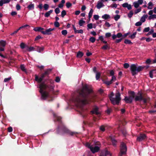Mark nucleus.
<instances>
[{"label": "nucleus", "mask_w": 156, "mask_h": 156, "mask_svg": "<svg viewBox=\"0 0 156 156\" xmlns=\"http://www.w3.org/2000/svg\"><path fill=\"white\" fill-rule=\"evenodd\" d=\"M120 18V16L119 15H116L114 17V19L115 21H117Z\"/></svg>", "instance_id": "nucleus-44"}, {"label": "nucleus", "mask_w": 156, "mask_h": 156, "mask_svg": "<svg viewBox=\"0 0 156 156\" xmlns=\"http://www.w3.org/2000/svg\"><path fill=\"white\" fill-rule=\"evenodd\" d=\"M54 25L56 27H58L59 26L60 24L58 21H55L54 23Z\"/></svg>", "instance_id": "nucleus-46"}, {"label": "nucleus", "mask_w": 156, "mask_h": 156, "mask_svg": "<svg viewBox=\"0 0 156 156\" xmlns=\"http://www.w3.org/2000/svg\"><path fill=\"white\" fill-rule=\"evenodd\" d=\"M55 81L57 82H59L60 81V78L58 77H57L56 78Z\"/></svg>", "instance_id": "nucleus-61"}, {"label": "nucleus", "mask_w": 156, "mask_h": 156, "mask_svg": "<svg viewBox=\"0 0 156 156\" xmlns=\"http://www.w3.org/2000/svg\"><path fill=\"white\" fill-rule=\"evenodd\" d=\"M0 45L2 47H4L6 45L5 41L3 40L0 41Z\"/></svg>", "instance_id": "nucleus-27"}, {"label": "nucleus", "mask_w": 156, "mask_h": 156, "mask_svg": "<svg viewBox=\"0 0 156 156\" xmlns=\"http://www.w3.org/2000/svg\"><path fill=\"white\" fill-rule=\"evenodd\" d=\"M27 50L29 51H33L34 50V48L33 47H30L27 48Z\"/></svg>", "instance_id": "nucleus-39"}, {"label": "nucleus", "mask_w": 156, "mask_h": 156, "mask_svg": "<svg viewBox=\"0 0 156 156\" xmlns=\"http://www.w3.org/2000/svg\"><path fill=\"white\" fill-rule=\"evenodd\" d=\"M92 114H95L97 115H99L100 114V112L98 110V108L97 107H95L93 110L91 111Z\"/></svg>", "instance_id": "nucleus-13"}, {"label": "nucleus", "mask_w": 156, "mask_h": 156, "mask_svg": "<svg viewBox=\"0 0 156 156\" xmlns=\"http://www.w3.org/2000/svg\"><path fill=\"white\" fill-rule=\"evenodd\" d=\"M110 74L111 76H114V71L113 70H111L110 71Z\"/></svg>", "instance_id": "nucleus-57"}, {"label": "nucleus", "mask_w": 156, "mask_h": 156, "mask_svg": "<svg viewBox=\"0 0 156 156\" xmlns=\"http://www.w3.org/2000/svg\"><path fill=\"white\" fill-rule=\"evenodd\" d=\"M146 137V136L145 134H141L139 136L137 137V140L139 141H141L145 139Z\"/></svg>", "instance_id": "nucleus-14"}, {"label": "nucleus", "mask_w": 156, "mask_h": 156, "mask_svg": "<svg viewBox=\"0 0 156 156\" xmlns=\"http://www.w3.org/2000/svg\"><path fill=\"white\" fill-rule=\"evenodd\" d=\"M99 16L97 15H94L93 16V17L95 20H98L99 18Z\"/></svg>", "instance_id": "nucleus-48"}, {"label": "nucleus", "mask_w": 156, "mask_h": 156, "mask_svg": "<svg viewBox=\"0 0 156 156\" xmlns=\"http://www.w3.org/2000/svg\"><path fill=\"white\" fill-rule=\"evenodd\" d=\"M83 55V53L80 51H79L77 53L76 55V57L78 58H80L82 57Z\"/></svg>", "instance_id": "nucleus-24"}, {"label": "nucleus", "mask_w": 156, "mask_h": 156, "mask_svg": "<svg viewBox=\"0 0 156 156\" xmlns=\"http://www.w3.org/2000/svg\"><path fill=\"white\" fill-rule=\"evenodd\" d=\"M100 156H111V154L106 150L102 151Z\"/></svg>", "instance_id": "nucleus-12"}, {"label": "nucleus", "mask_w": 156, "mask_h": 156, "mask_svg": "<svg viewBox=\"0 0 156 156\" xmlns=\"http://www.w3.org/2000/svg\"><path fill=\"white\" fill-rule=\"evenodd\" d=\"M147 15H144L141 18L140 22L142 23L144 22L146 20V19L147 18Z\"/></svg>", "instance_id": "nucleus-17"}, {"label": "nucleus", "mask_w": 156, "mask_h": 156, "mask_svg": "<svg viewBox=\"0 0 156 156\" xmlns=\"http://www.w3.org/2000/svg\"><path fill=\"white\" fill-rule=\"evenodd\" d=\"M155 18L156 19V15L155 14L152 15L149 17V20L154 19Z\"/></svg>", "instance_id": "nucleus-33"}, {"label": "nucleus", "mask_w": 156, "mask_h": 156, "mask_svg": "<svg viewBox=\"0 0 156 156\" xmlns=\"http://www.w3.org/2000/svg\"><path fill=\"white\" fill-rule=\"evenodd\" d=\"M92 90L91 86L87 84L83 86L82 88L79 91V96L73 98L70 101L77 107L81 109L80 113L83 115L82 112V106L89 104L91 101V98H89V95L92 92Z\"/></svg>", "instance_id": "nucleus-1"}, {"label": "nucleus", "mask_w": 156, "mask_h": 156, "mask_svg": "<svg viewBox=\"0 0 156 156\" xmlns=\"http://www.w3.org/2000/svg\"><path fill=\"white\" fill-rule=\"evenodd\" d=\"M106 127H105L104 126H102L100 127V129L103 131L104 132L105 131L106 129Z\"/></svg>", "instance_id": "nucleus-37"}, {"label": "nucleus", "mask_w": 156, "mask_h": 156, "mask_svg": "<svg viewBox=\"0 0 156 156\" xmlns=\"http://www.w3.org/2000/svg\"><path fill=\"white\" fill-rule=\"evenodd\" d=\"M20 69L23 71L26 72L25 67L23 65H21L20 66Z\"/></svg>", "instance_id": "nucleus-42"}, {"label": "nucleus", "mask_w": 156, "mask_h": 156, "mask_svg": "<svg viewBox=\"0 0 156 156\" xmlns=\"http://www.w3.org/2000/svg\"><path fill=\"white\" fill-rule=\"evenodd\" d=\"M62 34L64 35H66L67 34V31L66 30H63L62 31Z\"/></svg>", "instance_id": "nucleus-45"}, {"label": "nucleus", "mask_w": 156, "mask_h": 156, "mask_svg": "<svg viewBox=\"0 0 156 156\" xmlns=\"http://www.w3.org/2000/svg\"><path fill=\"white\" fill-rule=\"evenodd\" d=\"M41 37L40 36L38 35V36H37L35 38V40L37 41V40H39V39H41Z\"/></svg>", "instance_id": "nucleus-64"}, {"label": "nucleus", "mask_w": 156, "mask_h": 156, "mask_svg": "<svg viewBox=\"0 0 156 156\" xmlns=\"http://www.w3.org/2000/svg\"><path fill=\"white\" fill-rule=\"evenodd\" d=\"M124 43L126 44H133L130 40L128 39H125L124 41Z\"/></svg>", "instance_id": "nucleus-31"}, {"label": "nucleus", "mask_w": 156, "mask_h": 156, "mask_svg": "<svg viewBox=\"0 0 156 156\" xmlns=\"http://www.w3.org/2000/svg\"><path fill=\"white\" fill-rule=\"evenodd\" d=\"M11 79V78L10 77H8L7 78H5L4 80V82H7L9 81Z\"/></svg>", "instance_id": "nucleus-58"}, {"label": "nucleus", "mask_w": 156, "mask_h": 156, "mask_svg": "<svg viewBox=\"0 0 156 156\" xmlns=\"http://www.w3.org/2000/svg\"><path fill=\"white\" fill-rule=\"evenodd\" d=\"M93 10L92 9H90V10L88 13V18L89 20H90V18L91 17L93 13Z\"/></svg>", "instance_id": "nucleus-22"}, {"label": "nucleus", "mask_w": 156, "mask_h": 156, "mask_svg": "<svg viewBox=\"0 0 156 156\" xmlns=\"http://www.w3.org/2000/svg\"><path fill=\"white\" fill-rule=\"evenodd\" d=\"M102 18L105 20H106L110 19V16L108 14H105L102 16Z\"/></svg>", "instance_id": "nucleus-23"}, {"label": "nucleus", "mask_w": 156, "mask_h": 156, "mask_svg": "<svg viewBox=\"0 0 156 156\" xmlns=\"http://www.w3.org/2000/svg\"><path fill=\"white\" fill-rule=\"evenodd\" d=\"M141 8H140L138 9H136L135 11V14H137V13L139 12H140L141 11Z\"/></svg>", "instance_id": "nucleus-41"}, {"label": "nucleus", "mask_w": 156, "mask_h": 156, "mask_svg": "<svg viewBox=\"0 0 156 156\" xmlns=\"http://www.w3.org/2000/svg\"><path fill=\"white\" fill-rule=\"evenodd\" d=\"M100 75L101 73L100 72L96 73L95 77L96 80H98L99 79Z\"/></svg>", "instance_id": "nucleus-30"}, {"label": "nucleus", "mask_w": 156, "mask_h": 156, "mask_svg": "<svg viewBox=\"0 0 156 156\" xmlns=\"http://www.w3.org/2000/svg\"><path fill=\"white\" fill-rule=\"evenodd\" d=\"M49 7V5L47 4H45L44 5V8L45 10H47Z\"/></svg>", "instance_id": "nucleus-34"}, {"label": "nucleus", "mask_w": 156, "mask_h": 156, "mask_svg": "<svg viewBox=\"0 0 156 156\" xmlns=\"http://www.w3.org/2000/svg\"><path fill=\"white\" fill-rule=\"evenodd\" d=\"M136 2L140 5L143 4V0H138Z\"/></svg>", "instance_id": "nucleus-54"}, {"label": "nucleus", "mask_w": 156, "mask_h": 156, "mask_svg": "<svg viewBox=\"0 0 156 156\" xmlns=\"http://www.w3.org/2000/svg\"><path fill=\"white\" fill-rule=\"evenodd\" d=\"M48 74V71H45L44 73L42 74L40 77H39L37 75H35V80L38 83H41L42 81L43 78L45 75Z\"/></svg>", "instance_id": "nucleus-9"}, {"label": "nucleus", "mask_w": 156, "mask_h": 156, "mask_svg": "<svg viewBox=\"0 0 156 156\" xmlns=\"http://www.w3.org/2000/svg\"><path fill=\"white\" fill-rule=\"evenodd\" d=\"M20 47L22 49H23L25 48V45L23 43H21L20 44Z\"/></svg>", "instance_id": "nucleus-51"}, {"label": "nucleus", "mask_w": 156, "mask_h": 156, "mask_svg": "<svg viewBox=\"0 0 156 156\" xmlns=\"http://www.w3.org/2000/svg\"><path fill=\"white\" fill-rule=\"evenodd\" d=\"M39 87L40 88L39 92L41 95V99H46L49 96L46 90L47 86L45 84L41 83L39 85Z\"/></svg>", "instance_id": "nucleus-3"}, {"label": "nucleus", "mask_w": 156, "mask_h": 156, "mask_svg": "<svg viewBox=\"0 0 156 156\" xmlns=\"http://www.w3.org/2000/svg\"><path fill=\"white\" fill-rule=\"evenodd\" d=\"M59 131H61L62 132V133H66L72 136L75 135L77 133L75 132L71 131L64 126L62 127H58L57 130V133H59Z\"/></svg>", "instance_id": "nucleus-6"}, {"label": "nucleus", "mask_w": 156, "mask_h": 156, "mask_svg": "<svg viewBox=\"0 0 156 156\" xmlns=\"http://www.w3.org/2000/svg\"><path fill=\"white\" fill-rule=\"evenodd\" d=\"M142 24V23L140 21H139L137 22H136L135 24V25L136 26H139L141 25Z\"/></svg>", "instance_id": "nucleus-49"}, {"label": "nucleus", "mask_w": 156, "mask_h": 156, "mask_svg": "<svg viewBox=\"0 0 156 156\" xmlns=\"http://www.w3.org/2000/svg\"><path fill=\"white\" fill-rule=\"evenodd\" d=\"M89 41L92 43H94L95 41V39L93 37H91L89 39Z\"/></svg>", "instance_id": "nucleus-40"}, {"label": "nucleus", "mask_w": 156, "mask_h": 156, "mask_svg": "<svg viewBox=\"0 0 156 156\" xmlns=\"http://www.w3.org/2000/svg\"><path fill=\"white\" fill-rule=\"evenodd\" d=\"M53 12V10L52 9L51 10L49 11L46 12L44 14V16L46 17H48L51 14L52 12Z\"/></svg>", "instance_id": "nucleus-18"}, {"label": "nucleus", "mask_w": 156, "mask_h": 156, "mask_svg": "<svg viewBox=\"0 0 156 156\" xmlns=\"http://www.w3.org/2000/svg\"><path fill=\"white\" fill-rule=\"evenodd\" d=\"M105 26L108 27H109L111 26L110 24L108 22H106L105 24Z\"/></svg>", "instance_id": "nucleus-62"}, {"label": "nucleus", "mask_w": 156, "mask_h": 156, "mask_svg": "<svg viewBox=\"0 0 156 156\" xmlns=\"http://www.w3.org/2000/svg\"><path fill=\"white\" fill-rule=\"evenodd\" d=\"M114 94L112 92L109 95V97L113 105H118L121 99L120 97V94L119 92L115 94V98H113Z\"/></svg>", "instance_id": "nucleus-4"}, {"label": "nucleus", "mask_w": 156, "mask_h": 156, "mask_svg": "<svg viewBox=\"0 0 156 156\" xmlns=\"http://www.w3.org/2000/svg\"><path fill=\"white\" fill-rule=\"evenodd\" d=\"M153 5L151 2H150L148 4L147 8L148 9H152L153 8Z\"/></svg>", "instance_id": "nucleus-26"}, {"label": "nucleus", "mask_w": 156, "mask_h": 156, "mask_svg": "<svg viewBox=\"0 0 156 156\" xmlns=\"http://www.w3.org/2000/svg\"><path fill=\"white\" fill-rule=\"evenodd\" d=\"M87 30L88 29H91L93 28V24L92 23L88 24L87 25Z\"/></svg>", "instance_id": "nucleus-36"}, {"label": "nucleus", "mask_w": 156, "mask_h": 156, "mask_svg": "<svg viewBox=\"0 0 156 156\" xmlns=\"http://www.w3.org/2000/svg\"><path fill=\"white\" fill-rule=\"evenodd\" d=\"M129 64L128 63H125L124 64V67L125 69H127L129 67Z\"/></svg>", "instance_id": "nucleus-52"}, {"label": "nucleus", "mask_w": 156, "mask_h": 156, "mask_svg": "<svg viewBox=\"0 0 156 156\" xmlns=\"http://www.w3.org/2000/svg\"><path fill=\"white\" fill-rule=\"evenodd\" d=\"M128 4L127 3H125L122 5V6L124 8H127Z\"/></svg>", "instance_id": "nucleus-56"}, {"label": "nucleus", "mask_w": 156, "mask_h": 156, "mask_svg": "<svg viewBox=\"0 0 156 156\" xmlns=\"http://www.w3.org/2000/svg\"><path fill=\"white\" fill-rule=\"evenodd\" d=\"M85 146L89 148L93 153L97 152L99 150L101 144L99 142H94L93 144H90L88 143L85 144Z\"/></svg>", "instance_id": "nucleus-2"}, {"label": "nucleus", "mask_w": 156, "mask_h": 156, "mask_svg": "<svg viewBox=\"0 0 156 156\" xmlns=\"http://www.w3.org/2000/svg\"><path fill=\"white\" fill-rule=\"evenodd\" d=\"M55 28H50L46 30L45 31H42L41 33L44 35H51L52 34L51 31L54 30Z\"/></svg>", "instance_id": "nucleus-10"}, {"label": "nucleus", "mask_w": 156, "mask_h": 156, "mask_svg": "<svg viewBox=\"0 0 156 156\" xmlns=\"http://www.w3.org/2000/svg\"><path fill=\"white\" fill-rule=\"evenodd\" d=\"M116 36L118 38H119L122 36L123 37V35H122V34L120 33H118L117 35H116Z\"/></svg>", "instance_id": "nucleus-50"}, {"label": "nucleus", "mask_w": 156, "mask_h": 156, "mask_svg": "<svg viewBox=\"0 0 156 156\" xmlns=\"http://www.w3.org/2000/svg\"><path fill=\"white\" fill-rule=\"evenodd\" d=\"M130 94H131V96L128 97H125L124 100L126 103H131L132 102L133 100L134 96V92L133 91L130 92Z\"/></svg>", "instance_id": "nucleus-8"}, {"label": "nucleus", "mask_w": 156, "mask_h": 156, "mask_svg": "<svg viewBox=\"0 0 156 156\" xmlns=\"http://www.w3.org/2000/svg\"><path fill=\"white\" fill-rule=\"evenodd\" d=\"M127 151V148L125 144L122 143L120 146V151L119 156H122V155L125 154Z\"/></svg>", "instance_id": "nucleus-7"}, {"label": "nucleus", "mask_w": 156, "mask_h": 156, "mask_svg": "<svg viewBox=\"0 0 156 156\" xmlns=\"http://www.w3.org/2000/svg\"><path fill=\"white\" fill-rule=\"evenodd\" d=\"M44 30V28L41 27H35L34 29V30L35 31H41V30Z\"/></svg>", "instance_id": "nucleus-25"}, {"label": "nucleus", "mask_w": 156, "mask_h": 156, "mask_svg": "<svg viewBox=\"0 0 156 156\" xmlns=\"http://www.w3.org/2000/svg\"><path fill=\"white\" fill-rule=\"evenodd\" d=\"M136 32L133 33V34L129 36V37L132 39H134L136 37Z\"/></svg>", "instance_id": "nucleus-29"}, {"label": "nucleus", "mask_w": 156, "mask_h": 156, "mask_svg": "<svg viewBox=\"0 0 156 156\" xmlns=\"http://www.w3.org/2000/svg\"><path fill=\"white\" fill-rule=\"evenodd\" d=\"M133 14V12L132 10L130 11L128 14V16L129 18H131Z\"/></svg>", "instance_id": "nucleus-28"}, {"label": "nucleus", "mask_w": 156, "mask_h": 156, "mask_svg": "<svg viewBox=\"0 0 156 156\" xmlns=\"http://www.w3.org/2000/svg\"><path fill=\"white\" fill-rule=\"evenodd\" d=\"M85 23V21L83 20H81L79 21V24L80 26H82L83 24Z\"/></svg>", "instance_id": "nucleus-35"}, {"label": "nucleus", "mask_w": 156, "mask_h": 156, "mask_svg": "<svg viewBox=\"0 0 156 156\" xmlns=\"http://www.w3.org/2000/svg\"><path fill=\"white\" fill-rule=\"evenodd\" d=\"M72 5V4L69 2H67L66 3V6L68 8H69Z\"/></svg>", "instance_id": "nucleus-47"}, {"label": "nucleus", "mask_w": 156, "mask_h": 156, "mask_svg": "<svg viewBox=\"0 0 156 156\" xmlns=\"http://www.w3.org/2000/svg\"><path fill=\"white\" fill-rule=\"evenodd\" d=\"M66 12L65 10H63L61 12V16L62 17H64V16L66 15Z\"/></svg>", "instance_id": "nucleus-38"}, {"label": "nucleus", "mask_w": 156, "mask_h": 156, "mask_svg": "<svg viewBox=\"0 0 156 156\" xmlns=\"http://www.w3.org/2000/svg\"><path fill=\"white\" fill-rule=\"evenodd\" d=\"M53 116L55 118V120H56L57 121H60L61 119L60 117L58 115L53 114Z\"/></svg>", "instance_id": "nucleus-21"}, {"label": "nucleus", "mask_w": 156, "mask_h": 156, "mask_svg": "<svg viewBox=\"0 0 156 156\" xmlns=\"http://www.w3.org/2000/svg\"><path fill=\"white\" fill-rule=\"evenodd\" d=\"M133 5L134 7L136 8H137L140 5L136 2H135L133 3Z\"/></svg>", "instance_id": "nucleus-32"}, {"label": "nucleus", "mask_w": 156, "mask_h": 156, "mask_svg": "<svg viewBox=\"0 0 156 156\" xmlns=\"http://www.w3.org/2000/svg\"><path fill=\"white\" fill-rule=\"evenodd\" d=\"M144 68V67L141 66H137V64L131 65L130 69L132 75L135 76L139 72L142 70Z\"/></svg>", "instance_id": "nucleus-5"}, {"label": "nucleus", "mask_w": 156, "mask_h": 156, "mask_svg": "<svg viewBox=\"0 0 156 156\" xmlns=\"http://www.w3.org/2000/svg\"><path fill=\"white\" fill-rule=\"evenodd\" d=\"M36 48L37 51L39 53L41 52L44 50V48L43 47H39L37 46Z\"/></svg>", "instance_id": "nucleus-19"}, {"label": "nucleus", "mask_w": 156, "mask_h": 156, "mask_svg": "<svg viewBox=\"0 0 156 156\" xmlns=\"http://www.w3.org/2000/svg\"><path fill=\"white\" fill-rule=\"evenodd\" d=\"M34 4L31 3L27 6V8L30 10H32L34 9Z\"/></svg>", "instance_id": "nucleus-20"}, {"label": "nucleus", "mask_w": 156, "mask_h": 156, "mask_svg": "<svg viewBox=\"0 0 156 156\" xmlns=\"http://www.w3.org/2000/svg\"><path fill=\"white\" fill-rule=\"evenodd\" d=\"M16 9L17 10H19L20 9V6L19 4H17L16 5Z\"/></svg>", "instance_id": "nucleus-59"}, {"label": "nucleus", "mask_w": 156, "mask_h": 156, "mask_svg": "<svg viewBox=\"0 0 156 156\" xmlns=\"http://www.w3.org/2000/svg\"><path fill=\"white\" fill-rule=\"evenodd\" d=\"M8 130L9 132H11L12 131V128L11 127H9L8 128Z\"/></svg>", "instance_id": "nucleus-63"}, {"label": "nucleus", "mask_w": 156, "mask_h": 156, "mask_svg": "<svg viewBox=\"0 0 156 156\" xmlns=\"http://www.w3.org/2000/svg\"><path fill=\"white\" fill-rule=\"evenodd\" d=\"M55 12L56 14H58L60 12L59 8H56L55 10Z\"/></svg>", "instance_id": "nucleus-43"}, {"label": "nucleus", "mask_w": 156, "mask_h": 156, "mask_svg": "<svg viewBox=\"0 0 156 156\" xmlns=\"http://www.w3.org/2000/svg\"><path fill=\"white\" fill-rule=\"evenodd\" d=\"M110 138L112 141L113 145L114 146H116L117 141L115 140L114 136H110Z\"/></svg>", "instance_id": "nucleus-15"}, {"label": "nucleus", "mask_w": 156, "mask_h": 156, "mask_svg": "<svg viewBox=\"0 0 156 156\" xmlns=\"http://www.w3.org/2000/svg\"><path fill=\"white\" fill-rule=\"evenodd\" d=\"M150 28L149 27H147L145 28L143 31L144 32H148L149 31Z\"/></svg>", "instance_id": "nucleus-53"}, {"label": "nucleus", "mask_w": 156, "mask_h": 156, "mask_svg": "<svg viewBox=\"0 0 156 156\" xmlns=\"http://www.w3.org/2000/svg\"><path fill=\"white\" fill-rule=\"evenodd\" d=\"M116 78L115 76H112L110 81L107 80H103V83L107 85H109L111 84L113 82L116 80Z\"/></svg>", "instance_id": "nucleus-11"}, {"label": "nucleus", "mask_w": 156, "mask_h": 156, "mask_svg": "<svg viewBox=\"0 0 156 156\" xmlns=\"http://www.w3.org/2000/svg\"><path fill=\"white\" fill-rule=\"evenodd\" d=\"M38 7L40 9H42L43 8L42 4L41 3L39 4L38 6Z\"/></svg>", "instance_id": "nucleus-60"}, {"label": "nucleus", "mask_w": 156, "mask_h": 156, "mask_svg": "<svg viewBox=\"0 0 156 156\" xmlns=\"http://www.w3.org/2000/svg\"><path fill=\"white\" fill-rule=\"evenodd\" d=\"M135 99L136 101H139L142 100L143 99V97L142 94L140 93L139 95L136 96Z\"/></svg>", "instance_id": "nucleus-16"}, {"label": "nucleus", "mask_w": 156, "mask_h": 156, "mask_svg": "<svg viewBox=\"0 0 156 156\" xmlns=\"http://www.w3.org/2000/svg\"><path fill=\"white\" fill-rule=\"evenodd\" d=\"M111 34L110 33H106L105 34V37H110L111 36Z\"/></svg>", "instance_id": "nucleus-55"}]
</instances>
